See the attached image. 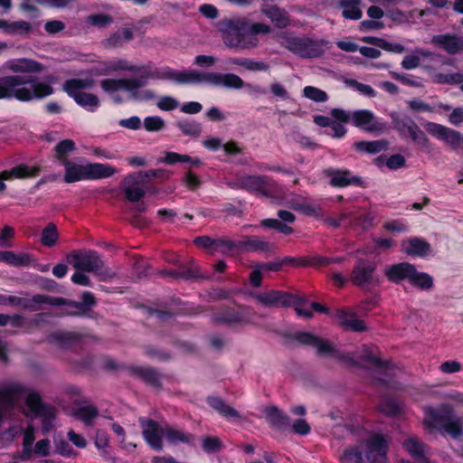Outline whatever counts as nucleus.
Listing matches in <instances>:
<instances>
[{
	"label": "nucleus",
	"mask_w": 463,
	"mask_h": 463,
	"mask_svg": "<svg viewBox=\"0 0 463 463\" xmlns=\"http://www.w3.org/2000/svg\"><path fill=\"white\" fill-rule=\"evenodd\" d=\"M0 304L18 307L30 311H38L41 305H50L52 307H68L73 309H67L63 315L68 317H92V308L98 305L94 294L85 290L81 292L80 301H75L61 297H52L44 294L33 295L31 298H20L16 296H0Z\"/></svg>",
	"instance_id": "nucleus-1"
},
{
	"label": "nucleus",
	"mask_w": 463,
	"mask_h": 463,
	"mask_svg": "<svg viewBox=\"0 0 463 463\" xmlns=\"http://www.w3.org/2000/svg\"><path fill=\"white\" fill-rule=\"evenodd\" d=\"M149 76L155 80H168L177 84L206 82L215 87H224L231 90L252 87L250 83L244 82L240 76L232 72H202L196 70L176 71L165 66L162 69L152 71Z\"/></svg>",
	"instance_id": "nucleus-2"
},
{
	"label": "nucleus",
	"mask_w": 463,
	"mask_h": 463,
	"mask_svg": "<svg viewBox=\"0 0 463 463\" xmlns=\"http://www.w3.org/2000/svg\"><path fill=\"white\" fill-rule=\"evenodd\" d=\"M53 92V88L42 83L37 76L12 74L0 77V100L29 102L43 99Z\"/></svg>",
	"instance_id": "nucleus-3"
},
{
	"label": "nucleus",
	"mask_w": 463,
	"mask_h": 463,
	"mask_svg": "<svg viewBox=\"0 0 463 463\" xmlns=\"http://www.w3.org/2000/svg\"><path fill=\"white\" fill-rule=\"evenodd\" d=\"M384 276L391 283L400 285L407 280L410 285L421 290L430 291L434 288V279L427 272L420 271L408 261L392 264L385 268Z\"/></svg>",
	"instance_id": "nucleus-4"
},
{
	"label": "nucleus",
	"mask_w": 463,
	"mask_h": 463,
	"mask_svg": "<svg viewBox=\"0 0 463 463\" xmlns=\"http://www.w3.org/2000/svg\"><path fill=\"white\" fill-rule=\"evenodd\" d=\"M424 425L430 430L444 431L453 439L463 435L461 419L457 417L452 407L443 404L439 408H429L423 420Z\"/></svg>",
	"instance_id": "nucleus-5"
},
{
	"label": "nucleus",
	"mask_w": 463,
	"mask_h": 463,
	"mask_svg": "<svg viewBox=\"0 0 463 463\" xmlns=\"http://www.w3.org/2000/svg\"><path fill=\"white\" fill-rule=\"evenodd\" d=\"M65 168L63 181L72 184L81 180H99L109 178L117 173V168L101 163H88L79 165L66 161L62 165Z\"/></svg>",
	"instance_id": "nucleus-6"
},
{
	"label": "nucleus",
	"mask_w": 463,
	"mask_h": 463,
	"mask_svg": "<svg viewBox=\"0 0 463 463\" xmlns=\"http://www.w3.org/2000/svg\"><path fill=\"white\" fill-rule=\"evenodd\" d=\"M330 115L344 123H351L354 127L369 133H380L386 129V123L378 119L370 109H357L348 112L343 109L335 108Z\"/></svg>",
	"instance_id": "nucleus-7"
},
{
	"label": "nucleus",
	"mask_w": 463,
	"mask_h": 463,
	"mask_svg": "<svg viewBox=\"0 0 463 463\" xmlns=\"http://www.w3.org/2000/svg\"><path fill=\"white\" fill-rule=\"evenodd\" d=\"M222 40L226 46L237 50L251 49L259 43V39L250 35L249 23L240 18L226 21Z\"/></svg>",
	"instance_id": "nucleus-8"
},
{
	"label": "nucleus",
	"mask_w": 463,
	"mask_h": 463,
	"mask_svg": "<svg viewBox=\"0 0 463 463\" xmlns=\"http://www.w3.org/2000/svg\"><path fill=\"white\" fill-rule=\"evenodd\" d=\"M253 317L254 313L251 307L248 306L232 307L223 305L213 313L212 320L217 325L236 327L251 323Z\"/></svg>",
	"instance_id": "nucleus-9"
},
{
	"label": "nucleus",
	"mask_w": 463,
	"mask_h": 463,
	"mask_svg": "<svg viewBox=\"0 0 463 463\" xmlns=\"http://www.w3.org/2000/svg\"><path fill=\"white\" fill-rule=\"evenodd\" d=\"M67 261L77 270L93 272L99 277L100 280L106 279V274L101 271L104 261L99 252L94 250H74L67 256Z\"/></svg>",
	"instance_id": "nucleus-10"
},
{
	"label": "nucleus",
	"mask_w": 463,
	"mask_h": 463,
	"mask_svg": "<svg viewBox=\"0 0 463 463\" xmlns=\"http://www.w3.org/2000/svg\"><path fill=\"white\" fill-rule=\"evenodd\" d=\"M291 338L300 345L317 348L318 355H332L342 361L355 364V362L349 354H337L335 348L327 340L312 333L305 331L296 332Z\"/></svg>",
	"instance_id": "nucleus-11"
},
{
	"label": "nucleus",
	"mask_w": 463,
	"mask_h": 463,
	"mask_svg": "<svg viewBox=\"0 0 463 463\" xmlns=\"http://www.w3.org/2000/svg\"><path fill=\"white\" fill-rule=\"evenodd\" d=\"M286 48L300 58H318L324 54L322 44L308 37H290Z\"/></svg>",
	"instance_id": "nucleus-12"
},
{
	"label": "nucleus",
	"mask_w": 463,
	"mask_h": 463,
	"mask_svg": "<svg viewBox=\"0 0 463 463\" xmlns=\"http://www.w3.org/2000/svg\"><path fill=\"white\" fill-rule=\"evenodd\" d=\"M239 187L250 193L270 197L277 184L268 175H243L238 180Z\"/></svg>",
	"instance_id": "nucleus-13"
},
{
	"label": "nucleus",
	"mask_w": 463,
	"mask_h": 463,
	"mask_svg": "<svg viewBox=\"0 0 463 463\" xmlns=\"http://www.w3.org/2000/svg\"><path fill=\"white\" fill-rule=\"evenodd\" d=\"M325 176L329 178V185L335 188H345L347 186L365 187V181L357 175L346 168L328 167L324 169Z\"/></svg>",
	"instance_id": "nucleus-14"
},
{
	"label": "nucleus",
	"mask_w": 463,
	"mask_h": 463,
	"mask_svg": "<svg viewBox=\"0 0 463 463\" xmlns=\"http://www.w3.org/2000/svg\"><path fill=\"white\" fill-rule=\"evenodd\" d=\"M377 269V262L372 258H358L350 273L351 282L358 288L369 285Z\"/></svg>",
	"instance_id": "nucleus-15"
},
{
	"label": "nucleus",
	"mask_w": 463,
	"mask_h": 463,
	"mask_svg": "<svg viewBox=\"0 0 463 463\" xmlns=\"http://www.w3.org/2000/svg\"><path fill=\"white\" fill-rule=\"evenodd\" d=\"M194 243L211 253L221 252L222 254H230L239 252V240L232 241L227 238H211L207 235L198 236L194 240Z\"/></svg>",
	"instance_id": "nucleus-16"
},
{
	"label": "nucleus",
	"mask_w": 463,
	"mask_h": 463,
	"mask_svg": "<svg viewBox=\"0 0 463 463\" xmlns=\"http://www.w3.org/2000/svg\"><path fill=\"white\" fill-rule=\"evenodd\" d=\"M365 447V457L369 463H387L388 442L383 434L370 436Z\"/></svg>",
	"instance_id": "nucleus-17"
},
{
	"label": "nucleus",
	"mask_w": 463,
	"mask_h": 463,
	"mask_svg": "<svg viewBox=\"0 0 463 463\" xmlns=\"http://www.w3.org/2000/svg\"><path fill=\"white\" fill-rule=\"evenodd\" d=\"M142 437L147 446L156 452L162 451L163 438L165 439V427L163 428L153 419H147L145 423H142Z\"/></svg>",
	"instance_id": "nucleus-18"
},
{
	"label": "nucleus",
	"mask_w": 463,
	"mask_h": 463,
	"mask_svg": "<svg viewBox=\"0 0 463 463\" xmlns=\"http://www.w3.org/2000/svg\"><path fill=\"white\" fill-rule=\"evenodd\" d=\"M256 299L265 307H289L299 301L294 294L274 289L257 294Z\"/></svg>",
	"instance_id": "nucleus-19"
},
{
	"label": "nucleus",
	"mask_w": 463,
	"mask_h": 463,
	"mask_svg": "<svg viewBox=\"0 0 463 463\" xmlns=\"http://www.w3.org/2000/svg\"><path fill=\"white\" fill-rule=\"evenodd\" d=\"M425 129L430 135L446 142L453 149L458 148L463 140L460 132L439 123L427 122L425 124Z\"/></svg>",
	"instance_id": "nucleus-20"
},
{
	"label": "nucleus",
	"mask_w": 463,
	"mask_h": 463,
	"mask_svg": "<svg viewBox=\"0 0 463 463\" xmlns=\"http://www.w3.org/2000/svg\"><path fill=\"white\" fill-rule=\"evenodd\" d=\"M403 253L411 257L425 258L431 252V245L422 237H410L401 242Z\"/></svg>",
	"instance_id": "nucleus-21"
},
{
	"label": "nucleus",
	"mask_w": 463,
	"mask_h": 463,
	"mask_svg": "<svg viewBox=\"0 0 463 463\" xmlns=\"http://www.w3.org/2000/svg\"><path fill=\"white\" fill-rule=\"evenodd\" d=\"M274 249V243L255 235L244 236L241 240H239V252L269 253Z\"/></svg>",
	"instance_id": "nucleus-22"
},
{
	"label": "nucleus",
	"mask_w": 463,
	"mask_h": 463,
	"mask_svg": "<svg viewBox=\"0 0 463 463\" xmlns=\"http://www.w3.org/2000/svg\"><path fill=\"white\" fill-rule=\"evenodd\" d=\"M430 42L450 55L458 54L463 50V38L454 33L433 35Z\"/></svg>",
	"instance_id": "nucleus-23"
},
{
	"label": "nucleus",
	"mask_w": 463,
	"mask_h": 463,
	"mask_svg": "<svg viewBox=\"0 0 463 463\" xmlns=\"http://www.w3.org/2000/svg\"><path fill=\"white\" fill-rule=\"evenodd\" d=\"M273 0H264L261 5L260 11L274 24L277 28H286L289 24V17L288 13L272 4Z\"/></svg>",
	"instance_id": "nucleus-24"
},
{
	"label": "nucleus",
	"mask_w": 463,
	"mask_h": 463,
	"mask_svg": "<svg viewBox=\"0 0 463 463\" xmlns=\"http://www.w3.org/2000/svg\"><path fill=\"white\" fill-rule=\"evenodd\" d=\"M126 370L130 375L139 378L152 387L157 389L162 387L161 374L156 368L130 365L127 366Z\"/></svg>",
	"instance_id": "nucleus-25"
},
{
	"label": "nucleus",
	"mask_w": 463,
	"mask_h": 463,
	"mask_svg": "<svg viewBox=\"0 0 463 463\" xmlns=\"http://www.w3.org/2000/svg\"><path fill=\"white\" fill-rule=\"evenodd\" d=\"M27 392V389L21 383H10L0 388V402L8 408L14 405L15 399ZM3 411L0 408V422L3 420Z\"/></svg>",
	"instance_id": "nucleus-26"
},
{
	"label": "nucleus",
	"mask_w": 463,
	"mask_h": 463,
	"mask_svg": "<svg viewBox=\"0 0 463 463\" xmlns=\"http://www.w3.org/2000/svg\"><path fill=\"white\" fill-rule=\"evenodd\" d=\"M140 183L138 176L134 173L129 174L124 178L122 186L127 200L132 203H137L145 196V190L138 186Z\"/></svg>",
	"instance_id": "nucleus-27"
},
{
	"label": "nucleus",
	"mask_w": 463,
	"mask_h": 463,
	"mask_svg": "<svg viewBox=\"0 0 463 463\" xmlns=\"http://www.w3.org/2000/svg\"><path fill=\"white\" fill-rule=\"evenodd\" d=\"M402 448L418 463H429L426 456L428 446L415 437H410L402 442Z\"/></svg>",
	"instance_id": "nucleus-28"
},
{
	"label": "nucleus",
	"mask_w": 463,
	"mask_h": 463,
	"mask_svg": "<svg viewBox=\"0 0 463 463\" xmlns=\"http://www.w3.org/2000/svg\"><path fill=\"white\" fill-rule=\"evenodd\" d=\"M335 317H337L340 326L346 331L362 333L367 330V326L364 320L357 318L354 313H349L345 309H339L336 311Z\"/></svg>",
	"instance_id": "nucleus-29"
},
{
	"label": "nucleus",
	"mask_w": 463,
	"mask_h": 463,
	"mask_svg": "<svg viewBox=\"0 0 463 463\" xmlns=\"http://www.w3.org/2000/svg\"><path fill=\"white\" fill-rule=\"evenodd\" d=\"M293 210L307 217H314L322 220L325 217V211L321 204L312 199H303L292 204Z\"/></svg>",
	"instance_id": "nucleus-30"
},
{
	"label": "nucleus",
	"mask_w": 463,
	"mask_h": 463,
	"mask_svg": "<svg viewBox=\"0 0 463 463\" xmlns=\"http://www.w3.org/2000/svg\"><path fill=\"white\" fill-rule=\"evenodd\" d=\"M206 403L222 417L227 420H235L241 419L240 412L228 405L221 397L218 396H207Z\"/></svg>",
	"instance_id": "nucleus-31"
},
{
	"label": "nucleus",
	"mask_w": 463,
	"mask_h": 463,
	"mask_svg": "<svg viewBox=\"0 0 463 463\" xmlns=\"http://www.w3.org/2000/svg\"><path fill=\"white\" fill-rule=\"evenodd\" d=\"M165 440L171 446L185 444L190 447L194 446L195 436L188 431L175 429L170 425L165 426Z\"/></svg>",
	"instance_id": "nucleus-32"
},
{
	"label": "nucleus",
	"mask_w": 463,
	"mask_h": 463,
	"mask_svg": "<svg viewBox=\"0 0 463 463\" xmlns=\"http://www.w3.org/2000/svg\"><path fill=\"white\" fill-rule=\"evenodd\" d=\"M265 415L269 425L279 431L287 430L290 426V418L277 406H269L265 410Z\"/></svg>",
	"instance_id": "nucleus-33"
},
{
	"label": "nucleus",
	"mask_w": 463,
	"mask_h": 463,
	"mask_svg": "<svg viewBox=\"0 0 463 463\" xmlns=\"http://www.w3.org/2000/svg\"><path fill=\"white\" fill-rule=\"evenodd\" d=\"M8 68L14 73H37L42 72L45 69L44 65L41 62L28 58L10 61Z\"/></svg>",
	"instance_id": "nucleus-34"
},
{
	"label": "nucleus",
	"mask_w": 463,
	"mask_h": 463,
	"mask_svg": "<svg viewBox=\"0 0 463 463\" xmlns=\"http://www.w3.org/2000/svg\"><path fill=\"white\" fill-rule=\"evenodd\" d=\"M33 261V255L27 252L15 253L11 250H0V262L11 267H29Z\"/></svg>",
	"instance_id": "nucleus-35"
},
{
	"label": "nucleus",
	"mask_w": 463,
	"mask_h": 463,
	"mask_svg": "<svg viewBox=\"0 0 463 463\" xmlns=\"http://www.w3.org/2000/svg\"><path fill=\"white\" fill-rule=\"evenodd\" d=\"M147 77L148 76L142 75L138 79H127V81H128V92L130 93L133 99L146 101L156 99V94L151 90H146L142 93L138 91V89L146 83Z\"/></svg>",
	"instance_id": "nucleus-36"
},
{
	"label": "nucleus",
	"mask_w": 463,
	"mask_h": 463,
	"mask_svg": "<svg viewBox=\"0 0 463 463\" xmlns=\"http://www.w3.org/2000/svg\"><path fill=\"white\" fill-rule=\"evenodd\" d=\"M67 95L81 108L90 112H95L100 105L98 96L83 91H65Z\"/></svg>",
	"instance_id": "nucleus-37"
},
{
	"label": "nucleus",
	"mask_w": 463,
	"mask_h": 463,
	"mask_svg": "<svg viewBox=\"0 0 463 463\" xmlns=\"http://www.w3.org/2000/svg\"><path fill=\"white\" fill-rule=\"evenodd\" d=\"M82 335L76 332L57 331L49 335L48 341L60 345L61 348L69 349L73 345L79 344Z\"/></svg>",
	"instance_id": "nucleus-38"
},
{
	"label": "nucleus",
	"mask_w": 463,
	"mask_h": 463,
	"mask_svg": "<svg viewBox=\"0 0 463 463\" xmlns=\"http://www.w3.org/2000/svg\"><path fill=\"white\" fill-rule=\"evenodd\" d=\"M25 404L35 417H40L42 415H52L51 408L52 406L45 404L43 402L41 395L35 392L28 393L25 398Z\"/></svg>",
	"instance_id": "nucleus-39"
},
{
	"label": "nucleus",
	"mask_w": 463,
	"mask_h": 463,
	"mask_svg": "<svg viewBox=\"0 0 463 463\" xmlns=\"http://www.w3.org/2000/svg\"><path fill=\"white\" fill-rule=\"evenodd\" d=\"M5 175L12 179H22V178H30L36 177L40 175L41 167L34 165L29 166L25 164H20L16 166L12 167L10 170H5Z\"/></svg>",
	"instance_id": "nucleus-40"
},
{
	"label": "nucleus",
	"mask_w": 463,
	"mask_h": 463,
	"mask_svg": "<svg viewBox=\"0 0 463 463\" xmlns=\"http://www.w3.org/2000/svg\"><path fill=\"white\" fill-rule=\"evenodd\" d=\"M388 143L382 140H372V141H357L353 144V147L355 151L361 154L375 155L387 148Z\"/></svg>",
	"instance_id": "nucleus-41"
},
{
	"label": "nucleus",
	"mask_w": 463,
	"mask_h": 463,
	"mask_svg": "<svg viewBox=\"0 0 463 463\" xmlns=\"http://www.w3.org/2000/svg\"><path fill=\"white\" fill-rule=\"evenodd\" d=\"M226 63L229 65L241 66L251 71H266L269 69V65L267 62L250 58H229Z\"/></svg>",
	"instance_id": "nucleus-42"
},
{
	"label": "nucleus",
	"mask_w": 463,
	"mask_h": 463,
	"mask_svg": "<svg viewBox=\"0 0 463 463\" xmlns=\"http://www.w3.org/2000/svg\"><path fill=\"white\" fill-rule=\"evenodd\" d=\"M360 5L361 0H340L339 6L343 9V17L348 20H359L363 16Z\"/></svg>",
	"instance_id": "nucleus-43"
},
{
	"label": "nucleus",
	"mask_w": 463,
	"mask_h": 463,
	"mask_svg": "<svg viewBox=\"0 0 463 463\" xmlns=\"http://www.w3.org/2000/svg\"><path fill=\"white\" fill-rule=\"evenodd\" d=\"M134 34L131 29L125 28L122 31H117L109 38L103 41L106 48H116L121 46L123 43L129 42L133 39Z\"/></svg>",
	"instance_id": "nucleus-44"
},
{
	"label": "nucleus",
	"mask_w": 463,
	"mask_h": 463,
	"mask_svg": "<svg viewBox=\"0 0 463 463\" xmlns=\"http://www.w3.org/2000/svg\"><path fill=\"white\" fill-rule=\"evenodd\" d=\"M95 84V80L92 78H72L66 80L62 84L63 91H80L82 90H90Z\"/></svg>",
	"instance_id": "nucleus-45"
},
{
	"label": "nucleus",
	"mask_w": 463,
	"mask_h": 463,
	"mask_svg": "<svg viewBox=\"0 0 463 463\" xmlns=\"http://www.w3.org/2000/svg\"><path fill=\"white\" fill-rule=\"evenodd\" d=\"M76 150L75 142L72 139H63L54 146L55 157L62 165L68 160L69 155Z\"/></svg>",
	"instance_id": "nucleus-46"
},
{
	"label": "nucleus",
	"mask_w": 463,
	"mask_h": 463,
	"mask_svg": "<svg viewBox=\"0 0 463 463\" xmlns=\"http://www.w3.org/2000/svg\"><path fill=\"white\" fill-rule=\"evenodd\" d=\"M410 126L405 129L411 139L417 145L421 146L423 148L430 149V142L426 134L415 123V121H408Z\"/></svg>",
	"instance_id": "nucleus-47"
},
{
	"label": "nucleus",
	"mask_w": 463,
	"mask_h": 463,
	"mask_svg": "<svg viewBox=\"0 0 463 463\" xmlns=\"http://www.w3.org/2000/svg\"><path fill=\"white\" fill-rule=\"evenodd\" d=\"M99 415V410L95 405H86L76 408L73 416L84 422L86 426H92L94 419Z\"/></svg>",
	"instance_id": "nucleus-48"
},
{
	"label": "nucleus",
	"mask_w": 463,
	"mask_h": 463,
	"mask_svg": "<svg viewBox=\"0 0 463 463\" xmlns=\"http://www.w3.org/2000/svg\"><path fill=\"white\" fill-rule=\"evenodd\" d=\"M176 127L186 137H198L203 131L202 124L195 120H180L176 122Z\"/></svg>",
	"instance_id": "nucleus-49"
},
{
	"label": "nucleus",
	"mask_w": 463,
	"mask_h": 463,
	"mask_svg": "<svg viewBox=\"0 0 463 463\" xmlns=\"http://www.w3.org/2000/svg\"><path fill=\"white\" fill-rule=\"evenodd\" d=\"M33 31L32 24L26 21L8 22L5 26V33L12 35L26 36Z\"/></svg>",
	"instance_id": "nucleus-50"
},
{
	"label": "nucleus",
	"mask_w": 463,
	"mask_h": 463,
	"mask_svg": "<svg viewBox=\"0 0 463 463\" xmlns=\"http://www.w3.org/2000/svg\"><path fill=\"white\" fill-rule=\"evenodd\" d=\"M128 81L127 79H104L100 81V87L104 92L112 94L118 90L128 91Z\"/></svg>",
	"instance_id": "nucleus-51"
},
{
	"label": "nucleus",
	"mask_w": 463,
	"mask_h": 463,
	"mask_svg": "<svg viewBox=\"0 0 463 463\" xmlns=\"http://www.w3.org/2000/svg\"><path fill=\"white\" fill-rule=\"evenodd\" d=\"M361 360L364 362H366L367 364L373 365V367L377 369H387L389 368V362L381 359L380 357H377L373 350L364 345L363 347L362 354H361Z\"/></svg>",
	"instance_id": "nucleus-52"
},
{
	"label": "nucleus",
	"mask_w": 463,
	"mask_h": 463,
	"mask_svg": "<svg viewBox=\"0 0 463 463\" xmlns=\"http://www.w3.org/2000/svg\"><path fill=\"white\" fill-rule=\"evenodd\" d=\"M58 237L59 234L56 225L50 222L42 232L41 242L46 247H52L56 244Z\"/></svg>",
	"instance_id": "nucleus-53"
},
{
	"label": "nucleus",
	"mask_w": 463,
	"mask_h": 463,
	"mask_svg": "<svg viewBox=\"0 0 463 463\" xmlns=\"http://www.w3.org/2000/svg\"><path fill=\"white\" fill-rule=\"evenodd\" d=\"M162 276H169L175 279H196L199 277V272L197 269L192 268H184L181 269H163L160 271Z\"/></svg>",
	"instance_id": "nucleus-54"
},
{
	"label": "nucleus",
	"mask_w": 463,
	"mask_h": 463,
	"mask_svg": "<svg viewBox=\"0 0 463 463\" xmlns=\"http://www.w3.org/2000/svg\"><path fill=\"white\" fill-rule=\"evenodd\" d=\"M341 463H365L362 450L358 446L347 448L341 457Z\"/></svg>",
	"instance_id": "nucleus-55"
},
{
	"label": "nucleus",
	"mask_w": 463,
	"mask_h": 463,
	"mask_svg": "<svg viewBox=\"0 0 463 463\" xmlns=\"http://www.w3.org/2000/svg\"><path fill=\"white\" fill-rule=\"evenodd\" d=\"M380 411L388 417H397L402 413L399 403L392 398L384 399L379 405Z\"/></svg>",
	"instance_id": "nucleus-56"
},
{
	"label": "nucleus",
	"mask_w": 463,
	"mask_h": 463,
	"mask_svg": "<svg viewBox=\"0 0 463 463\" xmlns=\"http://www.w3.org/2000/svg\"><path fill=\"white\" fill-rule=\"evenodd\" d=\"M303 95L316 102H326L328 99V95L326 91L313 86H306L303 89Z\"/></svg>",
	"instance_id": "nucleus-57"
},
{
	"label": "nucleus",
	"mask_w": 463,
	"mask_h": 463,
	"mask_svg": "<svg viewBox=\"0 0 463 463\" xmlns=\"http://www.w3.org/2000/svg\"><path fill=\"white\" fill-rule=\"evenodd\" d=\"M345 84L350 88L355 89L357 91L368 98H374L376 96V91L371 85L359 82L354 79H346Z\"/></svg>",
	"instance_id": "nucleus-58"
},
{
	"label": "nucleus",
	"mask_w": 463,
	"mask_h": 463,
	"mask_svg": "<svg viewBox=\"0 0 463 463\" xmlns=\"http://www.w3.org/2000/svg\"><path fill=\"white\" fill-rule=\"evenodd\" d=\"M144 128L147 132H158L165 128V123L159 116H148L144 118Z\"/></svg>",
	"instance_id": "nucleus-59"
},
{
	"label": "nucleus",
	"mask_w": 463,
	"mask_h": 463,
	"mask_svg": "<svg viewBox=\"0 0 463 463\" xmlns=\"http://www.w3.org/2000/svg\"><path fill=\"white\" fill-rule=\"evenodd\" d=\"M135 174L138 176L141 183H147L152 179H163L167 177V173L164 169H149L147 171H139Z\"/></svg>",
	"instance_id": "nucleus-60"
},
{
	"label": "nucleus",
	"mask_w": 463,
	"mask_h": 463,
	"mask_svg": "<svg viewBox=\"0 0 463 463\" xmlns=\"http://www.w3.org/2000/svg\"><path fill=\"white\" fill-rule=\"evenodd\" d=\"M54 446L57 453L65 458H70L76 454L74 449L71 447L69 442L63 438H54Z\"/></svg>",
	"instance_id": "nucleus-61"
},
{
	"label": "nucleus",
	"mask_w": 463,
	"mask_h": 463,
	"mask_svg": "<svg viewBox=\"0 0 463 463\" xmlns=\"http://www.w3.org/2000/svg\"><path fill=\"white\" fill-rule=\"evenodd\" d=\"M222 447L221 439L217 437H206L203 439L202 448L205 453H214Z\"/></svg>",
	"instance_id": "nucleus-62"
},
{
	"label": "nucleus",
	"mask_w": 463,
	"mask_h": 463,
	"mask_svg": "<svg viewBox=\"0 0 463 463\" xmlns=\"http://www.w3.org/2000/svg\"><path fill=\"white\" fill-rule=\"evenodd\" d=\"M151 266L145 261L142 258H138L135 260L133 269L137 273L139 279L146 278L152 275L150 269Z\"/></svg>",
	"instance_id": "nucleus-63"
},
{
	"label": "nucleus",
	"mask_w": 463,
	"mask_h": 463,
	"mask_svg": "<svg viewBox=\"0 0 463 463\" xmlns=\"http://www.w3.org/2000/svg\"><path fill=\"white\" fill-rule=\"evenodd\" d=\"M182 181L184 184L191 191H195L202 185V180L200 177L191 170L184 174Z\"/></svg>",
	"instance_id": "nucleus-64"
}]
</instances>
